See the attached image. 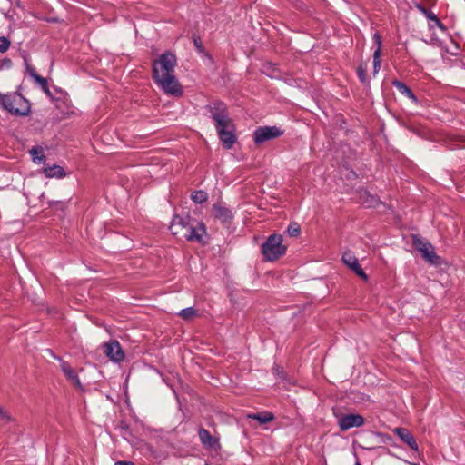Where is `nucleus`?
Here are the masks:
<instances>
[{
  "label": "nucleus",
  "mask_w": 465,
  "mask_h": 465,
  "mask_svg": "<svg viewBox=\"0 0 465 465\" xmlns=\"http://www.w3.org/2000/svg\"><path fill=\"white\" fill-rule=\"evenodd\" d=\"M199 438L202 443L208 448H213L217 443V441L211 435V433L203 428L199 430Z\"/></svg>",
  "instance_id": "obj_17"
},
{
  "label": "nucleus",
  "mask_w": 465,
  "mask_h": 465,
  "mask_svg": "<svg viewBox=\"0 0 465 465\" xmlns=\"http://www.w3.org/2000/svg\"><path fill=\"white\" fill-rule=\"evenodd\" d=\"M13 420L10 413L3 407L0 406V423L5 425Z\"/></svg>",
  "instance_id": "obj_25"
},
{
  "label": "nucleus",
  "mask_w": 465,
  "mask_h": 465,
  "mask_svg": "<svg viewBox=\"0 0 465 465\" xmlns=\"http://www.w3.org/2000/svg\"><path fill=\"white\" fill-rule=\"evenodd\" d=\"M60 368L63 373L65 375L66 379L72 382L75 387L81 389L82 384L80 379L77 374L74 371V369L65 361H60Z\"/></svg>",
  "instance_id": "obj_15"
},
{
  "label": "nucleus",
  "mask_w": 465,
  "mask_h": 465,
  "mask_svg": "<svg viewBox=\"0 0 465 465\" xmlns=\"http://www.w3.org/2000/svg\"><path fill=\"white\" fill-rule=\"evenodd\" d=\"M248 419H252L257 420L260 424H265L267 422L272 421L274 419V416L272 412H259V413H251L247 415Z\"/></svg>",
  "instance_id": "obj_18"
},
{
  "label": "nucleus",
  "mask_w": 465,
  "mask_h": 465,
  "mask_svg": "<svg viewBox=\"0 0 465 465\" xmlns=\"http://www.w3.org/2000/svg\"><path fill=\"white\" fill-rule=\"evenodd\" d=\"M25 60V70L26 72L28 73V74L33 78L35 79V77H37L39 74H36L35 72V69L31 65L29 64L28 61H27V58L25 57L24 58Z\"/></svg>",
  "instance_id": "obj_29"
},
{
  "label": "nucleus",
  "mask_w": 465,
  "mask_h": 465,
  "mask_svg": "<svg viewBox=\"0 0 465 465\" xmlns=\"http://www.w3.org/2000/svg\"><path fill=\"white\" fill-rule=\"evenodd\" d=\"M283 131L277 126H262L254 131L253 139L255 143L260 144L266 141L280 137Z\"/></svg>",
  "instance_id": "obj_6"
},
{
  "label": "nucleus",
  "mask_w": 465,
  "mask_h": 465,
  "mask_svg": "<svg viewBox=\"0 0 465 465\" xmlns=\"http://www.w3.org/2000/svg\"><path fill=\"white\" fill-rule=\"evenodd\" d=\"M209 112L211 117L216 124H223L231 121L232 119L229 117L228 108L223 102L215 101L206 107Z\"/></svg>",
  "instance_id": "obj_3"
},
{
  "label": "nucleus",
  "mask_w": 465,
  "mask_h": 465,
  "mask_svg": "<svg viewBox=\"0 0 465 465\" xmlns=\"http://www.w3.org/2000/svg\"><path fill=\"white\" fill-rule=\"evenodd\" d=\"M35 83L38 84L43 92L49 97H52V93L48 87L47 80L40 75L34 79Z\"/></svg>",
  "instance_id": "obj_22"
},
{
  "label": "nucleus",
  "mask_w": 465,
  "mask_h": 465,
  "mask_svg": "<svg viewBox=\"0 0 465 465\" xmlns=\"http://www.w3.org/2000/svg\"><path fill=\"white\" fill-rule=\"evenodd\" d=\"M104 353L114 362H120L124 359V352L120 343L116 341H111L104 345Z\"/></svg>",
  "instance_id": "obj_9"
},
{
  "label": "nucleus",
  "mask_w": 465,
  "mask_h": 465,
  "mask_svg": "<svg viewBox=\"0 0 465 465\" xmlns=\"http://www.w3.org/2000/svg\"><path fill=\"white\" fill-rule=\"evenodd\" d=\"M214 218L224 226L229 227L233 218L232 212L222 203H216L213 207Z\"/></svg>",
  "instance_id": "obj_10"
},
{
  "label": "nucleus",
  "mask_w": 465,
  "mask_h": 465,
  "mask_svg": "<svg viewBox=\"0 0 465 465\" xmlns=\"http://www.w3.org/2000/svg\"><path fill=\"white\" fill-rule=\"evenodd\" d=\"M381 54L379 49H375L373 53V73L376 74L381 68Z\"/></svg>",
  "instance_id": "obj_26"
},
{
  "label": "nucleus",
  "mask_w": 465,
  "mask_h": 465,
  "mask_svg": "<svg viewBox=\"0 0 465 465\" xmlns=\"http://www.w3.org/2000/svg\"><path fill=\"white\" fill-rule=\"evenodd\" d=\"M114 465H134L132 461H117Z\"/></svg>",
  "instance_id": "obj_35"
},
{
  "label": "nucleus",
  "mask_w": 465,
  "mask_h": 465,
  "mask_svg": "<svg viewBox=\"0 0 465 465\" xmlns=\"http://www.w3.org/2000/svg\"><path fill=\"white\" fill-rule=\"evenodd\" d=\"M413 244L427 262L431 264L440 263V257L435 253L434 248L430 242H423L418 236H413Z\"/></svg>",
  "instance_id": "obj_7"
},
{
  "label": "nucleus",
  "mask_w": 465,
  "mask_h": 465,
  "mask_svg": "<svg viewBox=\"0 0 465 465\" xmlns=\"http://www.w3.org/2000/svg\"><path fill=\"white\" fill-rule=\"evenodd\" d=\"M8 96L9 95H5V94H0V106H2L3 108L5 106V103L6 102Z\"/></svg>",
  "instance_id": "obj_34"
},
{
  "label": "nucleus",
  "mask_w": 465,
  "mask_h": 465,
  "mask_svg": "<svg viewBox=\"0 0 465 465\" xmlns=\"http://www.w3.org/2000/svg\"><path fill=\"white\" fill-rule=\"evenodd\" d=\"M393 85L398 89V91L401 94L408 96L409 98H411L412 100H416V97L413 94L412 91L405 84L399 82V81H394Z\"/></svg>",
  "instance_id": "obj_19"
},
{
  "label": "nucleus",
  "mask_w": 465,
  "mask_h": 465,
  "mask_svg": "<svg viewBox=\"0 0 465 465\" xmlns=\"http://www.w3.org/2000/svg\"><path fill=\"white\" fill-rule=\"evenodd\" d=\"M419 8H420V10L422 12V14H424V15H425L429 20L433 21V22L436 24V25H437L438 27H440L441 30H443V31L445 30L444 25H442V23H441V22L437 18L436 15H435L433 12H431V11H430V10H428V9L424 8V7H421V6H420Z\"/></svg>",
  "instance_id": "obj_21"
},
{
  "label": "nucleus",
  "mask_w": 465,
  "mask_h": 465,
  "mask_svg": "<svg viewBox=\"0 0 465 465\" xmlns=\"http://www.w3.org/2000/svg\"><path fill=\"white\" fill-rule=\"evenodd\" d=\"M11 42L5 36H0V53H5L10 47Z\"/></svg>",
  "instance_id": "obj_28"
},
{
  "label": "nucleus",
  "mask_w": 465,
  "mask_h": 465,
  "mask_svg": "<svg viewBox=\"0 0 465 465\" xmlns=\"http://www.w3.org/2000/svg\"><path fill=\"white\" fill-rule=\"evenodd\" d=\"M188 231L185 240L200 242L205 234V226L202 223L193 221Z\"/></svg>",
  "instance_id": "obj_12"
},
{
  "label": "nucleus",
  "mask_w": 465,
  "mask_h": 465,
  "mask_svg": "<svg viewBox=\"0 0 465 465\" xmlns=\"http://www.w3.org/2000/svg\"><path fill=\"white\" fill-rule=\"evenodd\" d=\"M218 136L224 147L227 149H231L232 145L236 142V136L234 134L235 128L232 120L228 121L223 124H216L215 125Z\"/></svg>",
  "instance_id": "obj_4"
},
{
  "label": "nucleus",
  "mask_w": 465,
  "mask_h": 465,
  "mask_svg": "<svg viewBox=\"0 0 465 465\" xmlns=\"http://www.w3.org/2000/svg\"><path fill=\"white\" fill-rule=\"evenodd\" d=\"M369 199H366L362 202L363 204H365L367 207H373L375 206L377 200L373 196H369Z\"/></svg>",
  "instance_id": "obj_33"
},
{
  "label": "nucleus",
  "mask_w": 465,
  "mask_h": 465,
  "mask_svg": "<svg viewBox=\"0 0 465 465\" xmlns=\"http://www.w3.org/2000/svg\"><path fill=\"white\" fill-rule=\"evenodd\" d=\"M393 432L398 435V437L405 442L412 450L417 451L419 450V446L412 436V434L405 428H395Z\"/></svg>",
  "instance_id": "obj_14"
},
{
  "label": "nucleus",
  "mask_w": 465,
  "mask_h": 465,
  "mask_svg": "<svg viewBox=\"0 0 465 465\" xmlns=\"http://www.w3.org/2000/svg\"><path fill=\"white\" fill-rule=\"evenodd\" d=\"M43 173L47 178H64L66 176V173L63 167L59 165L45 166L43 169Z\"/></svg>",
  "instance_id": "obj_16"
},
{
  "label": "nucleus",
  "mask_w": 465,
  "mask_h": 465,
  "mask_svg": "<svg viewBox=\"0 0 465 465\" xmlns=\"http://www.w3.org/2000/svg\"><path fill=\"white\" fill-rule=\"evenodd\" d=\"M181 318L190 321L197 315L196 310L193 307L183 309L178 313Z\"/></svg>",
  "instance_id": "obj_23"
},
{
  "label": "nucleus",
  "mask_w": 465,
  "mask_h": 465,
  "mask_svg": "<svg viewBox=\"0 0 465 465\" xmlns=\"http://www.w3.org/2000/svg\"><path fill=\"white\" fill-rule=\"evenodd\" d=\"M342 262L346 264L351 271H353L358 276L362 278L363 280H367L368 277L362 268L361 267L358 259L351 252H345L342 255Z\"/></svg>",
  "instance_id": "obj_11"
},
{
  "label": "nucleus",
  "mask_w": 465,
  "mask_h": 465,
  "mask_svg": "<svg viewBox=\"0 0 465 465\" xmlns=\"http://www.w3.org/2000/svg\"><path fill=\"white\" fill-rule=\"evenodd\" d=\"M355 465H361V463H360L359 461H357V462L355 463Z\"/></svg>",
  "instance_id": "obj_37"
},
{
  "label": "nucleus",
  "mask_w": 465,
  "mask_h": 465,
  "mask_svg": "<svg viewBox=\"0 0 465 465\" xmlns=\"http://www.w3.org/2000/svg\"><path fill=\"white\" fill-rule=\"evenodd\" d=\"M175 66V55L170 52L163 54L153 63V79L166 94L171 95H181L183 94V90L174 75Z\"/></svg>",
  "instance_id": "obj_1"
},
{
  "label": "nucleus",
  "mask_w": 465,
  "mask_h": 465,
  "mask_svg": "<svg viewBox=\"0 0 465 465\" xmlns=\"http://www.w3.org/2000/svg\"><path fill=\"white\" fill-rule=\"evenodd\" d=\"M22 102L20 97L17 96H8L6 102L5 103L4 109L15 115H26L29 112V108L25 106L24 109L18 108L16 105Z\"/></svg>",
  "instance_id": "obj_13"
},
{
  "label": "nucleus",
  "mask_w": 465,
  "mask_h": 465,
  "mask_svg": "<svg viewBox=\"0 0 465 465\" xmlns=\"http://www.w3.org/2000/svg\"><path fill=\"white\" fill-rule=\"evenodd\" d=\"M358 76L362 83L366 82V67L360 66L358 68Z\"/></svg>",
  "instance_id": "obj_32"
},
{
  "label": "nucleus",
  "mask_w": 465,
  "mask_h": 465,
  "mask_svg": "<svg viewBox=\"0 0 465 465\" xmlns=\"http://www.w3.org/2000/svg\"><path fill=\"white\" fill-rule=\"evenodd\" d=\"M300 232V226L296 223H291L287 228V232L292 237L298 236Z\"/></svg>",
  "instance_id": "obj_27"
},
{
  "label": "nucleus",
  "mask_w": 465,
  "mask_h": 465,
  "mask_svg": "<svg viewBox=\"0 0 465 465\" xmlns=\"http://www.w3.org/2000/svg\"><path fill=\"white\" fill-rule=\"evenodd\" d=\"M373 40H374V43L376 45V48L375 49H379L380 54H381V37L379 33H377V32L374 33Z\"/></svg>",
  "instance_id": "obj_30"
},
{
  "label": "nucleus",
  "mask_w": 465,
  "mask_h": 465,
  "mask_svg": "<svg viewBox=\"0 0 465 465\" xmlns=\"http://www.w3.org/2000/svg\"><path fill=\"white\" fill-rule=\"evenodd\" d=\"M30 154L32 155V159L34 163L40 164L45 162V156L43 153V149L41 147H33L30 150Z\"/></svg>",
  "instance_id": "obj_20"
},
{
  "label": "nucleus",
  "mask_w": 465,
  "mask_h": 465,
  "mask_svg": "<svg viewBox=\"0 0 465 465\" xmlns=\"http://www.w3.org/2000/svg\"><path fill=\"white\" fill-rule=\"evenodd\" d=\"M13 63L11 61V59L9 58H4L2 60H0V66H1V69H9L11 68Z\"/></svg>",
  "instance_id": "obj_31"
},
{
  "label": "nucleus",
  "mask_w": 465,
  "mask_h": 465,
  "mask_svg": "<svg viewBox=\"0 0 465 465\" xmlns=\"http://www.w3.org/2000/svg\"><path fill=\"white\" fill-rule=\"evenodd\" d=\"M410 465H419L417 463L409 462Z\"/></svg>",
  "instance_id": "obj_36"
},
{
  "label": "nucleus",
  "mask_w": 465,
  "mask_h": 465,
  "mask_svg": "<svg viewBox=\"0 0 465 465\" xmlns=\"http://www.w3.org/2000/svg\"><path fill=\"white\" fill-rule=\"evenodd\" d=\"M192 200L196 203H202L207 200V193L203 191H197L192 193Z\"/></svg>",
  "instance_id": "obj_24"
},
{
  "label": "nucleus",
  "mask_w": 465,
  "mask_h": 465,
  "mask_svg": "<svg viewBox=\"0 0 465 465\" xmlns=\"http://www.w3.org/2000/svg\"><path fill=\"white\" fill-rule=\"evenodd\" d=\"M262 254L267 261H275L282 256L286 252V247L282 244V236L280 234H272L262 245Z\"/></svg>",
  "instance_id": "obj_2"
},
{
  "label": "nucleus",
  "mask_w": 465,
  "mask_h": 465,
  "mask_svg": "<svg viewBox=\"0 0 465 465\" xmlns=\"http://www.w3.org/2000/svg\"><path fill=\"white\" fill-rule=\"evenodd\" d=\"M338 425L342 431H346L351 428H359L364 424V418L360 414H339L334 413Z\"/></svg>",
  "instance_id": "obj_5"
},
{
  "label": "nucleus",
  "mask_w": 465,
  "mask_h": 465,
  "mask_svg": "<svg viewBox=\"0 0 465 465\" xmlns=\"http://www.w3.org/2000/svg\"><path fill=\"white\" fill-rule=\"evenodd\" d=\"M192 223L193 221H191L188 216L183 218L176 215L173 217L171 223L170 230L174 236L181 239H185Z\"/></svg>",
  "instance_id": "obj_8"
}]
</instances>
